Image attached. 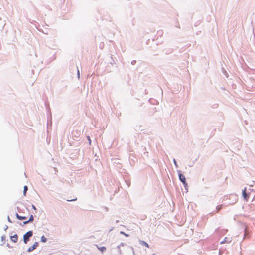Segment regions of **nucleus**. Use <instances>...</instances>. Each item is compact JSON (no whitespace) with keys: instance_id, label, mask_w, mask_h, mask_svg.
Here are the masks:
<instances>
[{"instance_id":"f257e3e1","label":"nucleus","mask_w":255,"mask_h":255,"mask_svg":"<svg viewBox=\"0 0 255 255\" xmlns=\"http://www.w3.org/2000/svg\"><path fill=\"white\" fill-rule=\"evenodd\" d=\"M178 175L179 176V179L180 181L183 183L184 188L186 190L187 192L188 191V184L186 180V178L185 176L181 173L180 170H177Z\"/></svg>"},{"instance_id":"f03ea898","label":"nucleus","mask_w":255,"mask_h":255,"mask_svg":"<svg viewBox=\"0 0 255 255\" xmlns=\"http://www.w3.org/2000/svg\"><path fill=\"white\" fill-rule=\"evenodd\" d=\"M33 236V231H29L27 232L23 235V242L25 244H27V242L29 241V238Z\"/></svg>"},{"instance_id":"7ed1b4c3","label":"nucleus","mask_w":255,"mask_h":255,"mask_svg":"<svg viewBox=\"0 0 255 255\" xmlns=\"http://www.w3.org/2000/svg\"><path fill=\"white\" fill-rule=\"evenodd\" d=\"M38 246V243L37 242H35L32 246L29 247L27 250V252H31L33 251L34 250H35Z\"/></svg>"},{"instance_id":"20e7f679","label":"nucleus","mask_w":255,"mask_h":255,"mask_svg":"<svg viewBox=\"0 0 255 255\" xmlns=\"http://www.w3.org/2000/svg\"><path fill=\"white\" fill-rule=\"evenodd\" d=\"M242 196H243L244 200H245L246 201H247L248 200L249 197V195L248 193H247L246 192V188H245L242 190Z\"/></svg>"},{"instance_id":"39448f33","label":"nucleus","mask_w":255,"mask_h":255,"mask_svg":"<svg viewBox=\"0 0 255 255\" xmlns=\"http://www.w3.org/2000/svg\"><path fill=\"white\" fill-rule=\"evenodd\" d=\"M231 241H232V239H231V238L226 237L224 238V240H223V241H221V242H220V244H224V243H230Z\"/></svg>"},{"instance_id":"423d86ee","label":"nucleus","mask_w":255,"mask_h":255,"mask_svg":"<svg viewBox=\"0 0 255 255\" xmlns=\"http://www.w3.org/2000/svg\"><path fill=\"white\" fill-rule=\"evenodd\" d=\"M11 239L13 242L16 243L18 241V235L17 234H14V235L11 236Z\"/></svg>"},{"instance_id":"0eeeda50","label":"nucleus","mask_w":255,"mask_h":255,"mask_svg":"<svg viewBox=\"0 0 255 255\" xmlns=\"http://www.w3.org/2000/svg\"><path fill=\"white\" fill-rule=\"evenodd\" d=\"M97 248L101 251V253H103L106 250V248L104 246L99 247L97 245H96Z\"/></svg>"},{"instance_id":"6e6552de","label":"nucleus","mask_w":255,"mask_h":255,"mask_svg":"<svg viewBox=\"0 0 255 255\" xmlns=\"http://www.w3.org/2000/svg\"><path fill=\"white\" fill-rule=\"evenodd\" d=\"M15 215H16V218L20 220H25L27 218V217L26 216H20L17 213H16Z\"/></svg>"},{"instance_id":"1a4fd4ad","label":"nucleus","mask_w":255,"mask_h":255,"mask_svg":"<svg viewBox=\"0 0 255 255\" xmlns=\"http://www.w3.org/2000/svg\"><path fill=\"white\" fill-rule=\"evenodd\" d=\"M249 230L247 227H246L244 229V238H246L249 236Z\"/></svg>"},{"instance_id":"9d476101","label":"nucleus","mask_w":255,"mask_h":255,"mask_svg":"<svg viewBox=\"0 0 255 255\" xmlns=\"http://www.w3.org/2000/svg\"><path fill=\"white\" fill-rule=\"evenodd\" d=\"M140 244L141 245H143V246H145L146 247H149V245L145 241H141L140 240Z\"/></svg>"},{"instance_id":"9b49d317","label":"nucleus","mask_w":255,"mask_h":255,"mask_svg":"<svg viewBox=\"0 0 255 255\" xmlns=\"http://www.w3.org/2000/svg\"><path fill=\"white\" fill-rule=\"evenodd\" d=\"M34 220V216L33 215H31L29 217V219L28 220V222L32 223Z\"/></svg>"},{"instance_id":"f8f14e48","label":"nucleus","mask_w":255,"mask_h":255,"mask_svg":"<svg viewBox=\"0 0 255 255\" xmlns=\"http://www.w3.org/2000/svg\"><path fill=\"white\" fill-rule=\"evenodd\" d=\"M47 238L44 235L41 236L40 239L41 242L45 243L47 241Z\"/></svg>"},{"instance_id":"ddd939ff","label":"nucleus","mask_w":255,"mask_h":255,"mask_svg":"<svg viewBox=\"0 0 255 255\" xmlns=\"http://www.w3.org/2000/svg\"><path fill=\"white\" fill-rule=\"evenodd\" d=\"M222 71L224 73V74L226 76V77L227 78L228 77V73H227V71L225 70V69L223 67H222Z\"/></svg>"},{"instance_id":"4468645a","label":"nucleus","mask_w":255,"mask_h":255,"mask_svg":"<svg viewBox=\"0 0 255 255\" xmlns=\"http://www.w3.org/2000/svg\"><path fill=\"white\" fill-rule=\"evenodd\" d=\"M222 208V205H218L216 207V212H218Z\"/></svg>"},{"instance_id":"2eb2a0df","label":"nucleus","mask_w":255,"mask_h":255,"mask_svg":"<svg viewBox=\"0 0 255 255\" xmlns=\"http://www.w3.org/2000/svg\"><path fill=\"white\" fill-rule=\"evenodd\" d=\"M28 223H29V222H28V220H27V221H25L23 222V223H20V225H21V226H23V225H26V224H28Z\"/></svg>"},{"instance_id":"dca6fc26","label":"nucleus","mask_w":255,"mask_h":255,"mask_svg":"<svg viewBox=\"0 0 255 255\" xmlns=\"http://www.w3.org/2000/svg\"><path fill=\"white\" fill-rule=\"evenodd\" d=\"M120 234H122V235H124L126 237H128L129 236L128 234H127L125 233L123 231H120Z\"/></svg>"},{"instance_id":"f3484780","label":"nucleus","mask_w":255,"mask_h":255,"mask_svg":"<svg viewBox=\"0 0 255 255\" xmlns=\"http://www.w3.org/2000/svg\"><path fill=\"white\" fill-rule=\"evenodd\" d=\"M175 26L176 27L180 28V24H179V22L178 21L175 24Z\"/></svg>"},{"instance_id":"a211bd4d","label":"nucleus","mask_w":255,"mask_h":255,"mask_svg":"<svg viewBox=\"0 0 255 255\" xmlns=\"http://www.w3.org/2000/svg\"><path fill=\"white\" fill-rule=\"evenodd\" d=\"M173 163H174V164L175 165V166H176V167H178L177 161L175 159H173Z\"/></svg>"},{"instance_id":"6ab92c4d","label":"nucleus","mask_w":255,"mask_h":255,"mask_svg":"<svg viewBox=\"0 0 255 255\" xmlns=\"http://www.w3.org/2000/svg\"><path fill=\"white\" fill-rule=\"evenodd\" d=\"M27 190H28V187L26 185H25L23 188V191H27Z\"/></svg>"},{"instance_id":"aec40b11","label":"nucleus","mask_w":255,"mask_h":255,"mask_svg":"<svg viewBox=\"0 0 255 255\" xmlns=\"http://www.w3.org/2000/svg\"><path fill=\"white\" fill-rule=\"evenodd\" d=\"M77 77L79 79L80 78V72L78 69H77Z\"/></svg>"},{"instance_id":"412c9836","label":"nucleus","mask_w":255,"mask_h":255,"mask_svg":"<svg viewBox=\"0 0 255 255\" xmlns=\"http://www.w3.org/2000/svg\"><path fill=\"white\" fill-rule=\"evenodd\" d=\"M1 238L2 241H4L5 240V236L4 235H2Z\"/></svg>"},{"instance_id":"4be33fe9","label":"nucleus","mask_w":255,"mask_h":255,"mask_svg":"<svg viewBox=\"0 0 255 255\" xmlns=\"http://www.w3.org/2000/svg\"><path fill=\"white\" fill-rule=\"evenodd\" d=\"M87 139H88V140L89 141V144H91V139H90V137L89 136H87Z\"/></svg>"},{"instance_id":"5701e85b","label":"nucleus","mask_w":255,"mask_h":255,"mask_svg":"<svg viewBox=\"0 0 255 255\" xmlns=\"http://www.w3.org/2000/svg\"><path fill=\"white\" fill-rule=\"evenodd\" d=\"M136 63V61L135 60H133V61L131 62V64H132V65H135Z\"/></svg>"},{"instance_id":"b1692460","label":"nucleus","mask_w":255,"mask_h":255,"mask_svg":"<svg viewBox=\"0 0 255 255\" xmlns=\"http://www.w3.org/2000/svg\"><path fill=\"white\" fill-rule=\"evenodd\" d=\"M7 220H8V221L9 222H10V223H12V221H11V220H10V218H9V217L8 216V217H7Z\"/></svg>"},{"instance_id":"393cba45","label":"nucleus","mask_w":255,"mask_h":255,"mask_svg":"<svg viewBox=\"0 0 255 255\" xmlns=\"http://www.w3.org/2000/svg\"><path fill=\"white\" fill-rule=\"evenodd\" d=\"M118 252H119V254L120 255H122V252L121 250V249H119L118 250Z\"/></svg>"},{"instance_id":"a878e982","label":"nucleus","mask_w":255,"mask_h":255,"mask_svg":"<svg viewBox=\"0 0 255 255\" xmlns=\"http://www.w3.org/2000/svg\"><path fill=\"white\" fill-rule=\"evenodd\" d=\"M118 252H119V254L120 255H122V252L121 250V249H119L118 250Z\"/></svg>"},{"instance_id":"bb28decb","label":"nucleus","mask_w":255,"mask_h":255,"mask_svg":"<svg viewBox=\"0 0 255 255\" xmlns=\"http://www.w3.org/2000/svg\"><path fill=\"white\" fill-rule=\"evenodd\" d=\"M32 209H33L35 210H36V207L33 204H32Z\"/></svg>"},{"instance_id":"cd10ccee","label":"nucleus","mask_w":255,"mask_h":255,"mask_svg":"<svg viewBox=\"0 0 255 255\" xmlns=\"http://www.w3.org/2000/svg\"><path fill=\"white\" fill-rule=\"evenodd\" d=\"M76 200H77L76 198L75 199H71V200H68L67 201H76Z\"/></svg>"},{"instance_id":"c85d7f7f","label":"nucleus","mask_w":255,"mask_h":255,"mask_svg":"<svg viewBox=\"0 0 255 255\" xmlns=\"http://www.w3.org/2000/svg\"><path fill=\"white\" fill-rule=\"evenodd\" d=\"M125 245H126V244H125V243H121L119 245H120V246H125Z\"/></svg>"},{"instance_id":"c756f323","label":"nucleus","mask_w":255,"mask_h":255,"mask_svg":"<svg viewBox=\"0 0 255 255\" xmlns=\"http://www.w3.org/2000/svg\"><path fill=\"white\" fill-rule=\"evenodd\" d=\"M8 229V226L7 225H5L4 227V230L6 231Z\"/></svg>"},{"instance_id":"7c9ffc66","label":"nucleus","mask_w":255,"mask_h":255,"mask_svg":"<svg viewBox=\"0 0 255 255\" xmlns=\"http://www.w3.org/2000/svg\"><path fill=\"white\" fill-rule=\"evenodd\" d=\"M26 192H27V191H23V195L24 196H26Z\"/></svg>"},{"instance_id":"2f4dec72","label":"nucleus","mask_w":255,"mask_h":255,"mask_svg":"<svg viewBox=\"0 0 255 255\" xmlns=\"http://www.w3.org/2000/svg\"><path fill=\"white\" fill-rule=\"evenodd\" d=\"M132 249L133 255H135V252H134V251L133 250V248H132Z\"/></svg>"},{"instance_id":"473e14b6","label":"nucleus","mask_w":255,"mask_h":255,"mask_svg":"<svg viewBox=\"0 0 255 255\" xmlns=\"http://www.w3.org/2000/svg\"><path fill=\"white\" fill-rule=\"evenodd\" d=\"M120 247H121V246H120V245H119V246H117V248L118 249V250H119V249H120Z\"/></svg>"},{"instance_id":"72a5a7b5","label":"nucleus","mask_w":255,"mask_h":255,"mask_svg":"<svg viewBox=\"0 0 255 255\" xmlns=\"http://www.w3.org/2000/svg\"><path fill=\"white\" fill-rule=\"evenodd\" d=\"M116 223H119V220H116Z\"/></svg>"},{"instance_id":"f704fd0d","label":"nucleus","mask_w":255,"mask_h":255,"mask_svg":"<svg viewBox=\"0 0 255 255\" xmlns=\"http://www.w3.org/2000/svg\"><path fill=\"white\" fill-rule=\"evenodd\" d=\"M152 255H156L154 253L152 254Z\"/></svg>"},{"instance_id":"c9c22d12","label":"nucleus","mask_w":255,"mask_h":255,"mask_svg":"<svg viewBox=\"0 0 255 255\" xmlns=\"http://www.w3.org/2000/svg\"><path fill=\"white\" fill-rule=\"evenodd\" d=\"M127 184L128 185V187L129 186V183H127Z\"/></svg>"}]
</instances>
